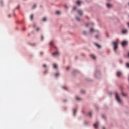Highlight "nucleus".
<instances>
[{
	"instance_id": "28",
	"label": "nucleus",
	"mask_w": 129,
	"mask_h": 129,
	"mask_svg": "<svg viewBox=\"0 0 129 129\" xmlns=\"http://www.w3.org/2000/svg\"><path fill=\"white\" fill-rule=\"evenodd\" d=\"M98 37H99V36H98V35H96V36H95L96 39H98Z\"/></svg>"
},
{
	"instance_id": "1",
	"label": "nucleus",
	"mask_w": 129,
	"mask_h": 129,
	"mask_svg": "<svg viewBox=\"0 0 129 129\" xmlns=\"http://www.w3.org/2000/svg\"><path fill=\"white\" fill-rule=\"evenodd\" d=\"M115 96L117 101H118L119 103H121V100H120V98H119V96H118V94L117 93V92L115 93Z\"/></svg>"
},
{
	"instance_id": "23",
	"label": "nucleus",
	"mask_w": 129,
	"mask_h": 129,
	"mask_svg": "<svg viewBox=\"0 0 129 129\" xmlns=\"http://www.w3.org/2000/svg\"><path fill=\"white\" fill-rule=\"evenodd\" d=\"M59 75V73H56L55 75H54V76H55V77H57V76H58Z\"/></svg>"
},
{
	"instance_id": "41",
	"label": "nucleus",
	"mask_w": 129,
	"mask_h": 129,
	"mask_svg": "<svg viewBox=\"0 0 129 129\" xmlns=\"http://www.w3.org/2000/svg\"><path fill=\"white\" fill-rule=\"evenodd\" d=\"M128 27H129V23H127Z\"/></svg>"
},
{
	"instance_id": "18",
	"label": "nucleus",
	"mask_w": 129,
	"mask_h": 129,
	"mask_svg": "<svg viewBox=\"0 0 129 129\" xmlns=\"http://www.w3.org/2000/svg\"><path fill=\"white\" fill-rule=\"evenodd\" d=\"M33 18H34V16H33V15H31V16H30V19H31V20H33Z\"/></svg>"
},
{
	"instance_id": "10",
	"label": "nucleus",
	"mask_w": 129,
	"mask_h": 129,
	"mask_svg": "<svg viewBox=\"0 0 129 129\" xmlns=\"http://www.w3.org/2000/svg\"><path fill=\"white\" fill-rule=\"evenodd\" d=\"M106 6H107V8H111V7H112L111 4H107Z\"/></svg>"
},
{
	"instance_id": "5",
	"label": "nucleus",
	"mask_w": 129,
	"mask_h": 129,
	"mask_svg": "<svg viewBox=\"0 0 129 129\" xmlns=\"http://www.w3.org/2000/svg\"><path fill=\"white\" fill-rule=\"evenodd\" d=\"M78 15H79L80 16H82V15L83 14L82 11H81V10H78Z\"/></svg>"
},
{
	"instance_id": "27",
	"label": "nucleus",
	"mask_w": 129,
	"mask_h": 129,
	"mask_svg": "<svg viewBox=\"0 0 129 129\" xmlns=\"http://www.w3.org/2000/svg\"><path fill=\"white\" fill-rule=\"evenodd\" d=\"M73 10L74 11H75V10H76V7H74L73 8Z\"/></svg>"
},
{
	"instance_id": "12",
	"label": "nucleus",
	"mask_w": 129,
	"mask_h": 129,
	"mask_svg": "<svg viewBox=\"0 0 129 129\" xmlns=\"http://www.w3.org/2000/svg\"><path fill=\"white\" fill-rule=\"evenodd\" d=\"M90 25H93V23H87L86 24V27H89Z\"/></svg>"
},
{
	"instance_id": "14",
	"label": "nucleus",
	"mask_w": 129,
	"mask_h": 129,
	"mask_svg": "<svg viewBox=\"0 0 129 129\" xmlns=\"http://www.w3.org/2000/svg\"><path fill=\"white\" fill-rule=\"evenodd\" d=\"M49 45L50 46H53V45H54V43L52 41H51L49 43Z\"/></svg>"
},
{
	"instance_id": "35",
	"label": "nucleus",
	"mask_w": 129,
	"mask_h": 129,
	"mask_svg": "<svg viewBox=\"0 0 129 129\" xmlns=\"http://www.w3.org/2000/svg\"><path fill=\"white\" fill-rule=\"evenodd\" d=\"M82 93H84L85 92L84 90H83V91H82Z\"/></svg>"
},
{
	"instance_id": "21",
	"label": "nucleus",
	"mask_w": 129,
	"mask_h": 129,
	"mask_svg": "<svg viewBox=\"0 0 129 129\" xmlns=\"http://www.w3.org/2000/svg\"><path fill=\"white\" fill-rule=\"evenodd\" d=\"M46 18H43V19H42V21H43V22H45V21H46Z\"/></svg>"
},
{
	"instance_id": "33",
	"label": "nucleus",
	"mask_w": 129,
	"mask_h": 129,
	"mask_svg": "<svg viewBox=\"0 0 129 129\" xmlns=\"http://www.w3.org/2000/svg\"><path fill=\"white\" fill-rule=\"evenodd\" d=\"M66 70H69V67H67Z\"/></svg>"
},
{
	"instance_id": "25",
	"label": "nucleus",
	"mask_w": 129,
	"mask_h": 129,
	"mask_svg": "<svg viewBox=\"0 0 129 129\" xmlns=\"http://www.w3.org/2000/svg\"><path fill=\"white\" fill-rule=\"evenodd\" d=\"M126 67L129 68V63H126Z\"/></svg>"
},
{
	"instance_id": "29",
	"label": "nucleus",
	"mask_w": 129,
	"mask_h": 129,
	"mask_svg": "<svg viewBox=\"0 0 129 129\" xmlns=\"http://www.w3.org/2000/svg\"><path fill=\"white\" fill-rule=\"evenodd\" d=\"M36 8V5H33V9H35Z\"/></svg>"
},
{
	"instance_id": "2",
	"label": "nucleus",
	"mask_w": 129,
	"mask_h": 129,
	"mask_svg": "<svg viewBox=\"0 0 129 129\" xmlns=\"http://www.w3.org/2000/svg\"><path fill=\"white\" fill-rule=\"evenodd\" d=\"M113 45L114 46V50L115 51L117 49V42H113Z\"/></svg>"
},
{
	"instance_id": "24",
	"label": "nucleus",
	"mask_w": 129,
	"mask_h": 129,
	"mask_svg": "<svg viewBox=\"0 0 129 129\" xmlns=\"http://www.w3.org/2000/svg\"><path fill=\"white\" fill-rule=\"evenodd\" d=\"M62 88L65 90H67V87L66 86L62 87Z\"/></svg>"
},
{
	"instance_id": "26",
	"label": "nucleus",
	"mask_w": 129,
	"mask_h": 129,
	"mask_svg": "<svg viewBox=\"0 0 129 129\" xmlns=\"http://www.w3.org/2000/svg\"><path fill=\"white\" fill-rule=\"evenodd\" d=\"M41 41H43V39H44V37H43V35L41 36Z\"/></svg>"
},
{
	"instance_id": "4",
	"label": "nucleus",
	"mask_w": 129,
	"mask_h": 129,
	"mask_svg": "<svg viewBox=\"0 0 129 129\" xmlns=\"http://www.w3.org/2000/svg\"><path fill=\"white\" fill-rule=\"evenodd\" d=\"M52 55H53V56H58V55H59V52L56 51V52H53L52 53Z\"/></svg>"
},
{
	"instance_id": "20",
	"label": "nucleus",
	"mask_w": 129,
	"mask_h": 129,
	"mask_svg": "<svg viewBox=\"0 0 129 129\" xmlns=\"http://www.w3.org/2000/svg\"><path fill=\"white\" fill-rule=\"evenodd\" d=\"M92 112H91V111H90V112H89V116H92Z\"/></svg>"
},
{
	"instance_id": "13",
	"label": "nucleus",
	"mask_w": 129,
	"mask_h": 129,
	"mask_svg": "<svg viewBox=\"0 0 129 129\" xmlns=\"http://www.w3.org/2000/svg\"><path fill=\"white\" fill-rule=\"evenodd\" d=\"M76 4L77 5H80V4H81V2L80 1H77Z\"/></svg>"
},
{
	"instance_id": "19",
	"label": "nucleus",
	"mask_w": 129,
	"mask_h": 129,
	"mask_svg": "<svg viewBox=\"0 0 129 129\" xmlns=\"http://www.w3.org/2000/svg\"><path fill=\"white\" fill-rule=\"evenodd\" d=\"M95 45H96V46H97V47H98V48H100V45H98L97 43H96Z\"/></svg>"
},
{
	"instance_id": "45",
	"label": "nucleus",
	"mask_w": 129,
	"mask_h": 129,
	"mask_svg": "<svg viewBox=\"0 0 129 129\" xmlns=\"http://www.w3.org/2000/svg\"><path fill=\"white\" fill-rule=\"evenodd\" d=\"M46 72H47V71L44 72V73H46Z\"/></svg>"
},
{
	"instance_id": "32",
	"label": "nucleus",
	"mask_w": 129,
	"mask_h": 129,
	"mask_svg": "<svg viewBox=\"0 0 129 129\" xmlns=\"http://www.w3.org/2000/svg\"><path fill=\"white\" fill-rule=\"evenodd\" d=\"M40 30V28H37V29H36V31H39Z\"/></svg>"
},
{
	"instance_id": "7",
	"label": "nucleus",
	"mask_w": 129,
	"mask_h": 129,
	"mask_svg": "<svg viewBox=\"0 0 129 129\" xmlns=\"http://www.w3.org/2000/svg\"><path fill=\"white\" fill-rule=\"evenodd\" d=\"M122 34H126V33H127V30H126V29H124L122 30Z\"/></svg>"
},
{
	"instance_id": "17",
	"label": "nucleus",
	"mask_w": 129,
	"mask_h": 129,
	"mask_svg": "<svg viewBox=\"0 0 129 129\" xmlns=\"http://www.w3.org/2000/svg\"><path fill=\"white\" fill-rule=\"evenodd\" d=\"M94 31V30H93L92 28H91L90 29V32H91V33H92V32H93Z\"/></svg>"
},
{
	"instance_id": "15",
	"label": "nucleus",
	"mask_w": 129,
	"mask_h": 129,
	"mask_svg": "<svg viewBox=\"0 0 129 129\" xmlns=\"http://www.w3.org/2000/svg\"><path fill=\"white\" fill-rule=\"evenodd\" d=\"M76 99L77 100H81V98H79V97H76Z\"/></svg>"
},
{
	"instance_id": "43",
	"label": "nucleus",
	"mask_w": 129,
	"mask_h": 129,
	"mask_svg": "<svg viewBox=\"0 0 129 129\" xmlns=\"http://www.w3.org/2000/svg\"><path fill=\"white\" fill-rule=\"evenodd\" d=\"M32 46H35V44H32Z\"/></svg>"
},
{
	"instance_id": "3",
	"label": "nucleus",
	"mask_w": 129,
	"mask_h": 129,
	"mask_svg": "<svg viewBox=\"0 0 129 129\" xmlns=\"http://www.w3.org/2000/svg\"><path fill=\"white\" fill-rule=\"evenodd\" d=\"M121 45L123 47H124V46H126L127 45V41H123L121 42Z\"/></svg>"
},
{
	"instance_id": "38",
	"label": "nucleus",
	"mask_w": 129,
	"mask_h": 129,
	"mask_svg": "<svg viewBox=\"0 0 129 129\" xmlns=\"http://www.w3.org/2000/svg\"><path fill=\"white\" fill-rule=\"evenodd\" d=\"M23 30H26V28H24L23 29Z\"/></svg>"
},
{
	"instance_id": "31",
	"label": "nucleus",
	"mask_w": 129,
	"mask_h": 129,
	"mask_svg": "<svg viewBox=\"0 0 129 129\" xmlns=\"http://www.w3.org/2000/svg\"><path fill=\"white\" fill-rule=\"evenodd\" d=\"M122 96H125V94H124L123 93H122Z\"/></svg>"
},
{
	"instance_id": "39",
	"label": "nucleus",
	"mask_w": 129,
	"mask_h": 129,
	"mask_svg": "<svg viewBox=\"0 0 129 129\" xmlns=\"http://www.w3.org/2000/svg\"><path fill=\"white\" fill-rule=\"evenodd\" d=\"M40 54H41V55H43V53L42 52H41Z\"/></svg>"
},
{
	"instance_id": "16",
	"label": "nucleus",
	"mask_w": 129,
	"mask_h": 129,
	"mask_svg": "<svg viewBox=\"0 0 129 129\" xmlns=\"http://www.w3.org/2000/svg\"><path fill=\"white\" fill-rule=\"evenodd\" d=\"M55 14L56 15H59V14H60V11H56Z\"/></svg>"
},
{
	"instance_id": "40",
	"label": "nucleus",
	"mask_w": 129,
	"mask_h": 129,
	"mask_svg": "<svg viewBox=\"0 0 129 129\" xmlns=\"http://www.w3.org/2000/svg\"><path fill=\"white\" fill-rule=\"evenodd\" d=\"M102 117H105V116L103 115V116H102Z\"/></svg>"
},
{
	"instance_id": "11",
	"label": "nucleus",
	"mask_w": 129,
	"mask_h": 129,
	"mask_svg": "<svg viewBox=\"0 0 129 129\" xmlns=\"http://www.w3.org/2000/svg\"><path fill=\"white\" fill-rule=\"evenodd\" d=\"M90 57H91L92 59H95V56H94L93 54H91Z\"/></svg>"
},
{
	"instance_id": "44",
	"label": "nucleus",
	"mask_w": 129,
	"mask_h": 129,
	"mask_svg": "<svg viewBox=\"0 0 129 129\" xmlns=\"http://www.w3.org/2000/svg\"><path fill=\"white\" fill-rule=\"evenodd\" d=\"M128 57H129V52H128Z\"/></svg>"
},
{
	"instance_id": "42",
	"label": "nucleus",
	"mask_w": 129,
	"mask_h": 129,
	"mask_svg": "<svg viewBox=\"0 0 129 129\" xmlns=\"http://www.w3.org/2000/svg\"><path fill=\"white\" fill-rule=\"evenodd\" d=\"M83 34H85V31H84V32H83Z\"/></svg>"
},
{
	"instance_id": "9",
	"label": "nucleus",
	"mask_w": 129,
	"mask_h": 129,
	"mask_svg": "<svg viewBox=\"0 0 129 129\" xmlns=\"http://www.w3.org/2000/svg\"><path fill=\"white\" fill-rule=\"evenodd\" d=\"M121 75V73H120V72H117V76H118V77H119V76H120Z\"/></svg>"
},
{
	"instance_id": "37",
	"label": "nucleus",
	"mask_w": 129,
	"mask_h": 129,
	"mask_svg": "<svg viewBox=\"0 0 129 129\" xmlns=\"http://www.w3.org/2000/svg\"><path fill=\"white\" fill-rule=\"evenodd\" d=\"M102 129H105V128L104 127H102Z\"/></svg>"
},
{
	"instance_id": "22",
	"label": "nucleus",
	"mask_w": 129,
	"mask_h": 129,
	"mask_svg": "<svg viewBox=\"0 0 129 129\" xmlns=\"http://www.w3.org/2000/svg\"><path fill=\"white\" fill-rule=\"evenodd\" d=\"M76 20L78 21V22H80V19L78 18V17H76Z\"/></svg>"
},
{
	"instance_id": "34",
	"label": "nucleus",
	"mask_w": 129,
	"mask_h": 129,
	"mask_svg": "<svg viewBox=\"0 0 129 129\" xmlns=\"http://www.w3.org/2000/svg\"><path fill=\"white\" fill-rule=\"evenodd\" d=\"M43 67H46V64H43Z\"/></svg>"
},
{
	"instance_id": "30",
	"label": "nucleus",
	"mask_w": 129,
	"mask_h": 129,
	"mask_svg": "<svg viewBox=\"0 0 129 129\" xmlns=\"http://www.w3.org/2000/svg\"><path fill=\"white\" fill-rule=\"evenodd\" d=\"M75 112H76V109H75L74 110V114H75Z\"/></svg>"
},
{
	"instance_id": "6",
	"label": "nucleus",
	"mask_w": 129,
	"mask_h": 129,
	"mask_svg": "<svg viewBox=\"0 0 129 129\" xmlns=\"http://www.w3.org/2000/svg\"><path fill=\"white\" fill-rule=\"evenodd\" d=\"M94 126L95 128H97V127L98 126V122H96L95 124H94Z\"/></svg>"
},
{
	"instance_id": "8",
	"label": "nucleus",
	"mask_w": 129,
	"mask_h": 129,
	"mask_svg": "<svg viewBox=\"0 0 129 129\" xmlns=\"http://www.w3.org/2000/svg\"><path fill=\"white\" fill-rule=\"evenodd\" d=\"M53 68H54V69H58V67L57 66V64L54 63L53 64Z\"/></svg>"
},
{
	"instance_id": "36",
	"label": "nucleus",
	"mask_w": 129,
	"mask_h": 129,
	"mask_svg": "<svg viewBox=\"0 0 129 129\" xmlns=\"http://www.w3.org/2000/svg\"><path fill=\"white\" fill-rule=\"evenodd\" d=\"M8 17L10 18L11 17V15H9Z\"/></svg>"
}]
</instances>
